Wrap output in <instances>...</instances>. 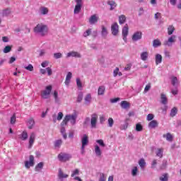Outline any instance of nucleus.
Returning a JSON list of instances; mask_svg holds the SVG:
<instances>
[{
	"instance_id": "f257e3e1",
	"label": "nucleus",
	"mask_w": 181,
	"mask_h": 181,
	"mask_svg": "<svg viewBox=\"0 0 181 181\" xmlns=\"http://www.w3.org/2000/svg\"><path fill=\"white\" fill-rule=\"evenodd\" d=\"M34 32L40 36H46L49 33V28L43 23H39L34 28Z\"/></svg>"
},
{
	"instance_id": "f03ea898",
	"label": "nucleus",
	"mask_w": 181,
	"mask_h": 181,
	"mask_svg": "<svg viewBox=\"0 0 181 181\" xmlns=\"http://www.w3.org/2000/svg\"><path fill=\"white\" fill-rule=\"evenodd\" d=\"M77 119V116L76 115H66L61 123V127H64L67 125V123L71 121L73 125L76 124V119Z\"/></svg>"
},
{
	"instance_id": "7ed1b4c3",
	"label": "nucleus",
	"mask_w": 181,
	"mask_h": 181,
	"mask_svg": "<svg viewBox=\"0 0 181 181\" xmlns=\"http://www.w3.org/2000/svg\"><path fill=\"white\" fill-rule=\"evenodd\" d=\"M50 93H52V85L46 86L45 90L41 92L42 98L47 100L50 97Z\"/></svg>"
},
{
	"instance_id": "20e7f679",
	"label": "nucleus",
	"mask_w": 181,
	"mask_h": 181,
	"mask_svg": "<svg viewBox=\"0 0 181 181\" xmlns=\"http://www.w3.org/2000/svg\"><path fill=\"white\" fill-rule=\"evenodd\" d=\"M58 159L60 162H67V160L71 159V155L66 153H60L58 155Z\"/></svg>"
},
{
	"instance_id": "39448f33",
	"label": "nucleus",
	"mask_w": 181,
	"mask_h": 181,
	"mask_svg": "<svg viewBox=\"0 0 181 181\" xmlns=\"http://www.w3.org/2000/svg\"><path fill=\"white\" fill-rule=\"evenodd\" d=\"M98 121V115L93 113L90 115V127L91 128H97V122Z\"/></svg>"
},
{
	"instance_id": "423d86ee",
	"label": "nucleus",
	"mask_w": 181,
	"mask_h": 181,
	"mask_svg": "<svg viewBox=\"0 0 181 181\" xmlns=\"http://www.w3.org/2000/svg\"><path fill=\"white\" fill-rule=\"evenodd\" d=\"M76 6L74 9V13H80L81 11V8H83V0H75Z\"/></svg>"
},
{
	"instance_id": "0eeeda50",
	"label": "nucleus",
	"mask_w": 181,
	"mask_h": 181,
	"mask_svg": "<svg viewBox=\"0 0 181 181\" xmlns=\"http://www.w3.org/2000/svg\"><path fill=\"white\" fill-rule=\"evenodd\" d=\"M119 27L118 25V23H114L111 25L112 35H113V36H117V35H118V33L119 32Z\"/></svg>"
},
{
	"instance_id": "6e6552de",
	"label": "nucleus",
	"mask_w": 181,
	"mask_h": 181,
	"mask_svg": "<svg viewBox=\"0 0 181 181\" xmlns=\"http://www.w3.org/2000/svg\"><path fill=\"white\" fill-rule=\"evenodd\" d=\"M132 39L134 42L141 40V39H142V32L137 31V32L134 33L132 37Z\"/></svg>"
},
{
	"instance_id": "1a4fd4ad",
	"label": "nucleus",
	"mask_w": 181,
	"mask_h": 181,
	"mask_svg": "<svg viewBox=\"0 0 181 181\" xmlns=\"http://www.w3.org/2000/svg\"><path fill=\"white\" fill-rule=\"evenodd\" d=\"M129 28L128 27V24H125V25L122 28V36H123V40L124 42H127V36H128Z\"/></svg>"
},
{
	"instance_id": "9d476101",
	"label": "nucleus",
	"mask_w": 181,
	"mask_h": 181,
	"mask_svg": "<svg viewBox=\"0 0 181 181\" xmlns=\"http://www.w3.org/2000/svg\"><path fill=\"white\" fill-rule=\"evenodd\" d=\"M35 165V157L32 155L30 156V161L25 162V166L27 169H29L30 166H33Z\"/></svg>"
},
{
	"instance_id": "9b49d317",
	"label": "nucleus",
	"mask_w": 181,
	"mask_h": 181,
	"mask_svg": "<svg viewBox=\"0 0 181 181\" xmlns=\"http://www.w3.org/2000/svg\"><path fill=\"white\" fill-rule=\"evenodd\" d=\"M82 146L81 149L84 151V148L88 145V136L87 134H84L81 139Z\"/></svg>"
},
{
	"instance_id": "f8f14e48",
	"label": "nucleus",
	"mask_w": 181,
	"mask_h": 181,
	"mask_svg": "<svg viewBox=\"0 0 181 181\" xmlns=\"http://www.w3.org/2000/svg\"><path fill=\"white\" fill-rule=\"evenodd\" d=\"M36 138V134L35 133H31L29 138V146L28 148L30 149L32 146H33V144H35V139Z\"/></svg>"
},
{
	"instance_id": "ddd939ff",
	"label": "nucleus",
	"mask_w": 181,
	"mask_h": 181,
	"mask_svg": "<svg viewBox=\"0 0 181 181\" xmlns=\"http://www.w3.org/2000/svg\"><path fill=\"white\" fill-rule=\"evenodd\" d=\"M97 22H98V17H97V15L94 14L90 17L89 23L90 25H95Z\"/></svg>"
},
{
	"instance_id": "4468645a",
	"label": "nucleus",
	"mask_w": 181,
	"mask_h": 181,
	"mask_svg": "<svg viewBox=\"0 0 181 181\" xmlns=\"http://www.w3.org/2000/svg\"><path fill=\"white\" fill-rule=\"evenodd\" d=\"M66 57H78V58H80V57H81V55L80 54V53H78L77 52L72 51L71 52L67 53Z\"/></svg>"
},
{
	"instance_id": "2eb2a0df",
	"label": "nucleus",
	"mask_w": 181,
	"mask_h": 181,
	"mask_svg": "<svg viewBox=\"0 0 181 181\" xmlns=\"http://www.w3.org/2000/svg\"><path fill=\"white\" fill-rule=\"evenodd\" d=\"M160 100H161V104H163L164 105H166L168 104V97H166V95L164 93L160 94Z\"/></svg>"
},
{
	"instance_id": "dca6fc26",
	"label": "nucleus",
	"mask_w": 181,
	"mask_h": 181,
	"mask_svg": "<svg viewBox=\"0 0 181 181\" xmlns=\"http://www.w3.org/2000/svg\"><path fill=\"white\" fill-rule=\"evenodd\" d=\"M107 5H110V11H114V9H115V8H117V3L115 2V1H112V0L108 1Z\"/></svg>"
},
{
	"instance_id": "f3484780",
	"label": "nucleus",
	"mask_w": 181,
	"mask_h": 181,
	"mask_svg": "<svg viewBox=\"0 0 181 181\" xmlns=\"http://www.w3.org/2000/svg\"><path fill=\"white\" fill-rule=\"evenodd\" d=\"M120 105L122 107V108L127 110V108H129V107L131 106V105L129 104V103H128L127 100H123L121 102Z\"/></svg>"
},
{
	"instance_id": "a211bd4d",
	"label": "nucleus",
	"mask_w": 181,
	"mask_h": 181,
	"mask_svg": "<svg viewBox=\"0 0 181 181\" xmlns=\"http://www.w3.org/2000/svg\"><path fill=\"white\" fill-rule=\"evenodd\" d=\"M159 125V123L156 120H151L149 124H148V127L149 128H156Z\"/></svg>"
},
{
	"instance_id": "6ab92c4d",
	"label": "nucleus",
	"mask_w": 181,
	"mask_h": 181,
	"mask_svg": "<svg viewBox=\"0 0 181 181\" xmlns=\"http://www.w3.org/2000/svg\"><path fill=\"white\" fill-rule=\"evenodd\" d=\"M59 179H66L69 177V175L63 173V171L61 168L59 169Z\"/></svg>"
},
{
	"instance_id": "aec40b11",
	"label": "nucleus",
	"mask_w": 181,
	"mask_h": 181,
	"mask_svg": "<svg viewBox=\"0 0 181 181\" xmlns=\"http://www.w3.org/2000/svg\"><path fill=\"white\" fill-rule=\"evenodd\" d=\"M160 63H162V55L157 54L156 55V64L158 66V64H160Z\"/></svg>"
},
{
	"instance_id": "412c9836",
	"label": "nucleus",
	"mask_w": 181,
	"mask_h": 181,
	"mask_svg": "<svg viewBox=\"0 0 181 181\" xmlns=\"http://www.w3.org/2000/svg\"><path fill=\"white\" fill-rule=\"evenodd\" d=\"M126 21H127V17L125 16V15H121L120 16H119V25H124Z\"/></svg>"
},
{
	"instance_id": "4be33fe9",
	"label": "nucleus",
	"mask_w": 181,
	"mask_h": 181,
	"mask_svg": "<svg viewBox=\"0 0 181 181\" xmlns=\"http://www.w3.org/2000/svg\"><path fill=\"white\" fill-rule=\"evenodd\" d=\"M104 93H105V86H99L98 89V95H104Z\"/></svg>"
},
{
	"instance_id": "5701e85b",
	"label": "nucleus",
	"mask_w": 181,
	"mask_h": 181,
	"mask_svg": "<svg viewBox=\"0 0 181 181\" xmlns=\"http://www.w3.org/2000/svg\"><path fill=\"white\" fill-rule=\"evenodd\" d=\"M148 52H144L141 54V59L143 60V62H146L148 60Z\"/></svg>"
},
{
	"instance_id": "b1692460",
	"label": "nucleus",
	"mask_w": 181,
	"mask_h": 181,
	"mask_svg": "<svg viewBox=\"0 0 181 181\" xmlns=\"http://www.w3.org/2000/svg\"><path fill=\"white\" fill-rule=\"evenodd\" d=\"M101 34L103 37H106L107 35H108V30L104 25H102Z\"/></svg>"
},
{
	"instance_id": "393cba45",
	"label": "nucleus",
	"mask_w": 181,
	"mask_h": 181,
	"mask_svg": "<svg viewBox=\"0 0 181 181\" xmlns=\"http://www.w3.org/2000/svg\"><path fill=\"white\" fill-rule=\"evenodd\" d=\"M71 76H72L71 72H69L67 74L66 77V80H65V84L66 86H69V84L70 83V80H71Z\"/></svg>"
},
{
	"instance_id": "a878e982",
	"label": "nucleus",
	"mask_w": 181,
	"mask_h": 181,
	"mask_svg": "<svg viewBox=\"0 0 181 181\" xmlns=\"http://www.w3.org/2000/svg\"><path fill=\"white\" fill-rule=\"evenodd\" d=\"M163 138H166L167 141H172L173 139V136L170 133H167L163 135Z\"/></svg>"
},
{
	"instance_id": "bb28decb",
	"label": "nucleus",
	"mask_w": 181,
	"mask_h": 181,
	"mask_svg": "<svg viewBox=\"0 0 181 181\" xmlns=\"http://www.w3.org/2000/svg\"><path fill=\"white\" fill-rule=\"evenodd\" d=\"M21 139H22V141H26L28 139V132L23 131L21 133Z\"/></svg>"
},
{
	"instance_id": "cd10ccee",
	"label": "nucleus",
	"mask_w": 181,
	"mask_h": 181,
	"mask_svg": "<svg viewBox=\"0 0 181 181\" xmlns=\"http://www.w3.org/2000/svg\"><path fill=\"white\" fill-rule=\"evenodd\" d=\"M85 103L86 104H90L91 103V94L88 93L85 97Z\"/></svg>"
},
{
	"instance_id": "c85d7f7f",
	"label": "nucleus",
	"mask_w": 181,
	"mask_h": 181,
	"mask_svg": "<svg viewBox=\"0 0 181 181\" xmlns=\"http://www.w3.org/2000/svg\"><path fill=\"white\" fill-rule=\"evenodd\" d=\"M156 156H158V158L163 157V148H158L156 152Z\"/></svg>"
},
{
	"instance_id": "c756f323",
	"label": "nucleus",
	"mask_w": 181,
	"mask_h": 181,
	"mask_svg": "<svg viewBox=\"0 0 181 181\" xmlns=\"http://www.w3.org/2000/svg\"><path fill=\"white\" fill-rule=\"evenodd\" d=\"M33 125H35V120L33 119V118H30L28 120V128H29V129H32V128H33Z\"/></svg>"
},
{
	"instance_id": "7c9ffc66",
	"label": "nucleus",
	"mask_w": 181,
	"mask_h": 181,
	"mask_svg": "<svg viewBox=\"0 0 181 181\" xmlns=\"http://www.w3.org/2000/svg\"><path fill=\"white\" fill-rule=\"evenodd\" d=\"M160 45H162V43L160 42V41L159 40H154L153 41V47H159V46H160Z\"/></svg>"
},
{
	"instance_id": "2f4dec72",
	"label": "nucleus",
	"mask_w": 181,
	"mask_h": 181,
	"mask_svg": "<svg viewBox=\"0 0 181 181\" xmlns=\"http://www.w3.org/2000/svg\"><path fill=\"white\" fill-rule=\"evenodd\" d=\"M173 32H175V27L173 25H169L168 28V34L169 35H173Z\"/></svg>"
},
{
	"instance_id": "473e14b6",
	"label": "nucleus",
	"mask_w": 181,
	"mask_h": 181,
	"mask_svg": "<svg viewBox=\"0 0 181 181\" xmlns=\"http://www.w3.org/2000/svg\"><path fill=\"white\" fill-rule=\"evenodd\" d=\"M144 129V127H142V124H141V123H137L136 124V131L137 132H141V131H143Z\"/></svg>"
},
{
	"instance_id": "72a5a7b5",
	"label": "nucleus",
	"mask_w": 181,
	"mask_h": 181,
	"mask_svg": "<svg viewBox=\"0 0 181 181\" xmlns=\"http://www.w3.org/2000/svg\"><path fill=\"white\" fill-rule=\"evenodd\" d=\"M95 153H96L97 156H101V149L100 148V146H95Z\"/></svg>"
},
{
	"instance_id": "f704fd0d",
	"label": "nucleus",
	"mask_w": 181,
	"mask_h": 181,
	"mask_svg": "<svg viewBox=\"0 0 181 181\" xmlns=\"http://www.w3.org/2000/svg\"><path fill=\"white\" fill-rule=\"evenodd\" d=\"M40 13L42 15H47V13H49V9L46 7H42L40 8Z\"/></svg>"
},
{
	"instance_id": "c9c22d12",
	"label": "nucleus",
	"mask_w": 181,
	"mask_h": 181,
	"mask_svg": "<svg viewBox=\"0 0 181 181\" xmlns=\"http://www.w3.org/2000/svg\"><path fill=\"white\" fill-rule=\"evenodd\" d=\"M160 181H168L169 180V177L168 176L167 173H164L162 175L161 177H160Z\"/></svg>"
},
{
	"instance_id": "e433bc0d",
	"label": "nucleus",
	"mask_w": 181,
	"mask_h": 181,
	"mask_svg": "<svg viewBox=\"0 0 181 181\" xmlns=\"http://www.w3.org/2000/svg\"><path fill=\"white\" fill-rule=\"evenodd\" d=\"M43 162H40V163H38L35 167L36 172H39L40 169H43Z\"/></svg>"
},
{
	"instance_id": "4c0bfd02",
	"label": "nucleus",
	"mask_w": 181,
	"mask_h": 181,
	"mask_svg": "<svg viewBox=\"0 0 181 181\" xmlns=\"http://www.w3.org/2000/svg\"><path fill=\"white\" fill-rule=\"evenodd\" d=\"M12 50V45H7L4 47L3 52L4 53H9Z\"/></svg>"
},
{
	"instance_id": "58836bf2",
	"label": "nucleus",
	"mask_w": 181,
	"mask_h": 181,
	"mask_svg": "<svg viewBox=\"0 0 181 181\" xmlns=\"http://www.w3.org/2000/svg\"><path fill=\"white\" fill-rule=\"evenodd\" d=\"M177 114V108L174 107L170 112V117H175Z\"/></svg>"
},
{
	"instance_id": "ea45409f",
	"label": "nucleus",
	"mask_w": 181,
	"mask_h": 181,
	"mask_svg": "<svg viewBox=\"0 0 181 181\" xmlns=\"http://www.w3.org/2000/svg\"><path fill=\"white\" fill-rule=\"evenodd\" d=\"M62 144H63V141H62V139L57 140L54 143V147L60 148V146H62Z\"/></svg>"
},
{
	"instance_id": "a19ab883",
	"label": "nucleus",
	"mask_w": 181,
	"mask_h": 181,
	"mask_svg": "<svg viewBox=\"0 0 181 181\" xmlns=\"http://www.w3.org/2000/svg\"><path fill=\"white\" fill-rule=\"evenodd\" d=\"M8 15H11V10L9 8L4 9L3 11V16H8Z\"/></svg>"
},
{
	"instance_id": "79ce46f5",
	"label": "nucleus",
	"mask_w": 181,
	"mask_h": 181,
	"mask_svg": "<svg viewBox=\"0 0 181 181\" xmlns=\"http://www.w3.org/2000/svg\"><path fill=\"white\" fill-rule=\"evenodd\" d=\"M139 165L141 168H145V165H146L145 159H144V158L140 159L139 161Z\"/></svg>"
},
{
	"instance_id": "37998d69",
	"label": "nucleus",
	"mask_w": 181,
	"mask_h": 181,
	"mask_svg": "<svg viewBox=\"0 0 181 181\" xmlns=\"http://www.w3.org/2000/svg\"><path fill=\"white\" fill-rule=\"evenodd\" d=\"M108 125L110 128H112V125H114V119L112 117H110L107 120Z\"/></svg>"
},
{
	"instance_id": "c03bdc74",
	"label": "nucleus",
	"mask_w": 181,
	"mask_h": 181,
	"mask_svg": "<svg viewBox=\"0 0 181 181\" xmlns=\"http://www.w3.org/2000/svg\"><path fill=\"white\" fill-rule=\"evenodd\" d=\"M91 35V28H89L83 33V37H87Z\"/></svg>"
},
{
	"instance_id": "a18cd8bd",
	"label": "nucleus",
	"mask_w": 181,
	"mask_h": 181,
	"mask_svg": "<svg viewBox=\"0 0 181 181\" xmlns=\"http://www.w3.org/2000/svg\"><path fill=\"white\" fill-rule=\"evenodd\" d=\"M177 77L176 76H173L172 77V85L173 86H176V83H177Z\"/></svg>"
},
{
	"instance_id": "49530a36",
	"label": "nucleus",
	"mask_w": 181,
	"mask_h": 181,
	"mask_svg": "<svg viewBox=\"0 0 181 181\" xmlns=\"http://www.w3.org/2000/svg\"><path fill=\"white\" fill-rule=\"evenodd\" d=\"M97 144H98L100 146H103V148L105 146V144H104V140L99 139L96 141Z\"/></svg>"
},
{
	"instance_id": "de8ad7c7",
	"label": "nucleus",
	"mask_w": 181,
	"mask_h": 181,
	"mask_svg": "<svg viewBox=\"0 0 181 181\" xmlns=\"http://www.w3.org/2000/svg\"><path fill=\"white\" fill-rule=\"evenodd\" d=\"M24 68L25 69V70H28V71H33V65L30 64L28 66H25Z\"/></svg>"
},
{
	"instance_id": "09e8293b",
	"label": "nucleus",
	"mask_w": 181,
	"mask_h": 181,
	"mask_svg": "<svg viewBox=\"0 0 181 181\" xmlns=\"http://www.w3.org/2000/svg\"><path fill=\"white\" fill-rule=\"evenodd\" d=\"M76 85L78 87V88H81L83 87V85L81 83V81L78 78H76Z\"/></svg>"
},
{
	"instance_id": "8fccbe9b",
	"label": "nucleus",
	"mask_w": 181,
	"mask_h": 181,
	"mask_svg": "<svg viewBox=\"0 0 181 181\" xmlns=\"http://www.w3.org/2000/svg\"><path fill=\"white\" fill-rule=\"evenodd\" d=\"M80 173V170L78 169H76L72 172V174L71 175V177H74L76 175H78Z\"/></svg>"
},
{
	"instance_id": "3c124183",
	"label": "nucleus",
	"mask_w": 181,
	"mask_h": 181,
	"mask_svg": "<svg viewBox=\"0 0 181 181\" xmlns=\"http://www.w3.org/2000/svg\"><path fill=\"white\" fill-rule=\"evenodd\" d=\"M16 121V115L13 114V116L11 117V124H15Z\"/></svg>"
},
{
	"instance_id": "603ef678",
	"label": "nucleus",
	"mask_w": 181,
	"mask_h": 181,
	"mask_svg": "<svg viewBox=\"0 0 181 181\" xmlns=\"http://www.w3.org/2000/svg\"><path fill=\"white\" fill-rule=\"evenodd\" d=\"M83 100V93H80L77 98V103H81Z\"/></svg>"
},
{
	"instance_id": "864d4df0",
	"label": "nucleus",
	"mask_w": 181,
	"mask_h": 181,
	"mask_svg": "<svg viewBox=\"0 0 181 181\" xmlns=\"http://www.w3.org/2000/svg\"><path fill=\"white\" fill-rule=\"evenodd\" d=\"M63 112H59L57 117V121H62V119H63Z\"/></svg>"
},
{
	"instance_id": "5fc2aeb1",
	"label": "nucleus",
	"mask_w": 181,
	"mask_h": 181,
	"mask_svg": "<svg viewBox=\"0 0 181 181\" xmlns=\"http://www.w3.org/2000/svg\"><path fill=\"white\" fill-rule=\"evenodd\" d=\"M119 72V68L116 67L115 70L113 71V76L114 77H117L118 76V73Z\"/></svg>"
},
{
	"instance_id": "6e6d98bb",
	"label": "nucleus",
	"mask_w": 181,
	"mask_h": 181,
	"mask_svg": "<svg viewBox=\"0 0 181 181\" xmlns=\"http://www.w3.org/2000/svg\"><path fill=\"white\" fill-rule=\"evenodd\" d=\"M62 56H63V54H62V53H60V52L54 54V59H61V57H62Z\"/></svg>"
},
{
	"instance_id": "4d7b16f0",
	"label": "nucleus",
	"mask_w": 181,
	"mask_h": 181,
	"mask_svg": "<svg viewBox=\"0 0 181 181\" xmlns=\"http://www.w3.org/2000/svg\"><path fill=\"white\" fill-rule=\"evenodd\" d=\"M105 175L104 173H100L99 181H105Z\"/></svg>"
},
{
	"instance_id": "13d9d810",
	"label": "nucleus",
	"mask_w": 181,
	"mask_h": 181,
	"mask_svg": "<svg viewBox=\"0 0 181 181\" xmlns=\"http://www.w3.org/2000/svg\"><path fill=\"white\" fill-rule=\"evenodd\" d=\"M154 18L155 19L158 20V19H160L162 18V14L159 12L156 13L155 15H154Z\"/></svg>"
},
{
	"instance_id": "bf43d9fd",
	"label": "nucleus",
	"mask_w": 181,
	"mask_h": 181,
	"mask_svg": "<svg viewBox=\"0 0 181 181\" xmlns=\"http://www.w3.org/2000/svg\"><path fill=\"white\" fill-rule=\"evenodd\" d=\"M137 172H138V168L134 167L132 170V176H136Z\"/></svg>"
},
{
	"instance_id": "052dcab7",
	"label": "nucleus",
	"mask_w": 181,
	"mask_h": 181,
	"mask_svg": "<svg viewBox=\"0 0 181 181\" xmlns=\"http://www.w3.org/2000/svg\"><path fill=\"white\" fill-rule=\"evenodd\" d=\"M46 70L48 76H52V74H53V71H52V68L47 67L46 68Z\"/></svg>"
},
{
	"instance_id": "680f3d73",
	"label": "nucleus",
	"mask_w": 181,
	"mask_h": 181,
	"mask_svg": "<svg viewBox=\"0 0 181 181\" xmlns=\"http://www.w3.org/2000/svg\"><path fill=\"white\" fill-rule=\"evenodd\" d=\"M149 90H151V83H148L146 86V87L144 88V93H148Z\"/></svg>"
},
{
	"instance_id": "e2e57ef3",
	"label": "nucleus",
	"mask_w": 181,
	"mask_h": 181,
	"mask_svg": "<svg viewBox=\"0 0 181 181\" xmlns=\"http://www.w3.org/2000/svg\"><path fill=\"white\" fill-rule=\"evenodd\" d=\"M54 95L55 101H58V100H59V98H58L59 93H57V90L54 91V95Z\"/></svg>"
},
{
	"instance_id": "0e129e2a",
	"label": "nucleus",
	"mask_w": 181,
	"mask_h": 181,
	"mask_svg": "<svg viewBox=\"0 0 181 181\" xmlns=\"http://www.w3.org/2000/svg\"><path fill=\"white\" fill-rule=\"evenodd\" d=\"M153 117H154V116L153 114H148L147 115L146 119H147V121H152V119H153Z\"/></svg>"
},
{
	"instance_id": "69168bd1",
	"label": "nucleus",
	"mask_w": 181,
	"mask_h": 181,
	"mask_svg": "<svg viewBox=\"0 0 181 181\" xmlns=\"http://www.w3.org/2000/svg\"><path fill=\"white\" fill-rule=\"evenodd\" d=\"M128 128V123L126 122L124 124H122L120 129H127Z\"/></svg>"
},
{
	"instance_id": "338daca9",
	"label": "nucleus",
	"mask_w": 181,
	"mask_h": 181,
	"mask_svg": "<svg viewBox=\"0 0 181 181\" xmlns=\"http://www.w3.org/2000/svg\"><path fill=\"white\" fill-rule=\"evenodd\" d=\"M175 39H176V36L173 35L172 37H170L168 39V42H169L170 43H173V42H175Z\"/></svg>"
},
{
	"instance_id": "774afa93",
	"label": "nucleus",
	"mask_w": 181,
	"mask_h": 181,
	"mask_svg": "<svg viewBox=\"0 0 181 181\" xmlns=\"http://www.w3.org/2000/svg\"><path fill=\"white\" fill-rule=\"evenodd\" d=\"M42 67H47L49 66V62L45 61L41 64Z\"/></svg>"
}]
</instances>
